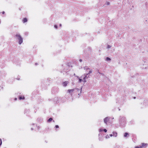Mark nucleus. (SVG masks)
<instances>
[{
  "instance_id": "obj_16",
  "label": "nucleus",
  "mask_w": 148,
  "mask_h": 148,
  "mask_svg": "<svg viewBox=\"0 0 148 148\" xmlns=\"http://www.w3.org/2000/svg\"><path fill=\"white\" fill-rule=\"evenodd\" d=\"M55 127L56 128H59V126L58 125H56L55 126Z\"/></svg>"
},
{
  "instance_id": "obj_4",
  "label": "nucleus",
  "mask_w": 148,
  "mask_h": 148,
  "mask_svg": "<svg viewBox=\"0 0 148 148\" xmlns=\"http://www.w3.org/2000/svg\"><path fill=\"white\" fill-rule=\"evenodd\" d=\"M110 119L108 117H106L105 118L104 120V122L106 124H107V123L109 121Z\"/></svg>"
},
{
  "instance_id": "obj_13",
  "label": "nucleus",
  "mask_w": 148,
  "mask_h": 148,
  "mask_svg": "<svg viewBox=\"0 0 148 148\" xmlns=\"http://www.w3.org/2000/svg\"><path fill=\"white\" fill-rule=\"evenodd\" d=\"M110 59L109 57H107L106 58V60L107 61L110 60Z\"/></svg>"
},
{
  "instance_id": "obj_22",
  "label": "nucleus",
  "mask_w": 148,
  "mask_h": 148,
  "mask_svg": "<svg viewBox=\"0 0 148 148\" xmlns=\"http://www.w3.org/2000/svg\"><path fill=\"white\" fill-rule=\"evenodd\" d=\"M79 61L80 62H81L82 61V60L81 59H80L79 60Z\"/></svg>"
},
{
  "instance_id": "obj_23",
  "label": "nucleus",
  "mask_w": 148,
  "mask_h": 148,
  "mask_svg": "<svg viewBox=\"0 0 148 148\" xmlns=\"http://www.w3.org/2000/svg\"><path fill=\"white\" fill-rule=\"evenodd\" d=\"M14 100L15 101L16 100H17V98H15V99H14Z\"/></svg>"
},
{
  "instance_id": "obj_17",
  "label": "nucleus",
  "mask_w": 148,
  "mask_h": 148,
  "mask_svg": "<svg viewBox=\"0 0 148 148\" xmlns=\"http://www.w3.org/2000/svg\"><path fill=\"white\" fill-rule=\"evenodd\" d=\"M107 5H109L110 4V3L109 2H107Z\"/></svg>"
},
{
  "instance_id": "obj_5",
  "label": "nucleus",
  "mask_w": 148,
  "mask_h": 148,
  "mask_svg": "<svg viewBox=\"0 0 148 148\" xmlns=\"http://www.w3.org/2000/svg\"><path fill=\"white\" fill-rule=\"evenodd\" d=\"M68 83L69 82L67 81H66L64 82L62 84L63 86H66Z\"/></svg>"
},
{
  "instance_id": "obj_24",
  "label": "nucleus",
  "mask_w": 148,
  "mask_h": 148,
  "mask_svg": "<svg viewBox=\"0 0 148 148\" xmlns=\"http://www.w3.org/2000/svg\"><path fill=\"white\" fill-rule=\"evenodd\" d=\"M37 127H38V129H39V128H40V127H39V126H38Z\"/></svg>"
},
{
  "instance_id": "obj_1",
  "label": "nucleus",
  "mask_w": 148,
  "mask_h": 148,
  "mask_svg": "<svg viewBox=\"0 0 148 148\" xmlns=\"http://www.w3.org/2000/svg\"><path fill=\"white\" fill-rule=\"evenodd\" d=\"M87 77V75H82L80 78H79V82H81L82 81H83L84 82H86V81L85 80V78Z\"/></svg>"
},
{
  "instance_id": "obj_19",
  "label": "nucleus",
  "mask_w": 148,
  "mask_h": 148,
  "mask_svg": "<svg viewBox=\"0 0 148 148\" xmlns=\"http://www.w3.org/2000/svg\"><path fill=\"white\" fill-rule=\"evenodd\" d=\"M110 136H111V137H112V136H113V134H110Z\"/></svg>"
},
{
  "instance_id": "obj_9",
  "label": "nucleus",
  "mask_w": 148,
  "mask_h": 148,
  "mask_svg": "<svg viewBox=\"0 0 148 148\" xmlns=\"http://www.w3.org/2000/svg\"><path fill=\"white\" fill-rule=\"evenodd\" d=\"M113 136L115 137H116L117 135V133L115 132H113Z\"/></svg>"
},
{
  "instance_id": "obj_7",
  "label": "nucleus",
  "mask_w": 148,
  "mask_h": 148,
  "mask_svg": "<svg viewBox=\"0 0 148 148\" xmlns=\"http://www.w3.org/2000/svg\"><path fill=\"white\" fill-rule=\"evenodd\" d=\"M146 145V144H145L144 143H142V145L140 146L139 147L138 146H136V147L135 148H142L145 145Z\"/></svg>"
},
{
  "instance_id": "obj_11",
  "label": "nucleus",
  "mask_w": 148,
  "mask_h": 148,
  "mask_svg": "<svg viewBox=\"0 0 148 148\" xmlns=\"http://www.w3.org/2000/svg\"><path fill=\"white\" fill-rule=\"evenodd\" d=\"M25 99V97H24V96H23L22 97L20 96L19 97V99L20 100H21V99L23 100V99Z\"/></svg>"
},
{
  "instance_id": "obj_6",
  "label": "nucleus",
  "mask_w": 148,
  "mask_h": 148,
  "mask_svg": "<svg viewBox=\"0 0 148 148\" xmlns=\"http://www.w3.org/2000/svg\"><path fill=\"white\" fill-rule=\"evenodd\" d=\"M74 90V89H69L68 90V92L69 93L71 94L72 95V93L73 92Z\"/></svg>"
},
{
  "instance_id": "obj_8",
  "label": "nucleus",
  "mask_w": 148,
  "mask_h": 148,
  "mask_svg": "<svg viewBox=\"0 0 148 148\" xmlns=\"http://www.w3.org/2000/svg\"><path fill=\"white\" fill-rule=\"evenodd\" d=\"M27 20L26 18H24L23 19V23L27 22Z\"/></svg>"
},
{
  "instance_id": "obj_18",
  "label": "nucleus",
  "mask_w": 148,
  "mask_h": 148,
  "mask_svg": "<svg viewBox=\"0 0 148 148\" xmlns=\"http://www.w3.org/2000/svg\"><path fill=\"white\" fill-rule=\"evenodd\" d=\"M110 45H108V48H110Z\"/></svg>"
},
{
  "instance_id": "obj_12",
  "label": "nucleus",
  "mask_w": 148,
  "mask_h": 148,
  "mask_svg": "<svg viewBox=\"0 0 148 148\" xmlns=\"http://www.w3.org/2000/svg\"><path fill=\"white\" fill-rule=\"evenodd\" d=\"M52 118H50L47 121L48 122H50L52 120Z\"/></svg>"
},
{
  "instance_id": "obj_3",
  "label": "nucleus",
  "mask_w": 148,
  "mask_h": 148,
  "mask_svg": "<svg viewBox=\"0 0 148 148\" xmlns=\"http://www.w3.org/2000/svg\"><path fill=\"white\" fill-rule=\"evenodd\" d=\"M84 69H86L88 71V73H86V74L87 75H88V74H89L90 73H92V70H90V69L87 67H85Z\"/></svg>"
},
{
  "instance_id": "obj_10",
  "label": "nucleus",
  "mask_w": 148,
  "mask_h": 148,
  "mask_svg": "<svg viewBox=\"0 0 148 148\" xmlns=\"http://www.w3.org/2000/svg\"><path fill=\"white\" fill-rule=\"evenodd\" d=\"M128 136H129V134L127 133H125L124 134V137H128Z\"/></svg>"
},
{
  "instance_id": "obj_15",
  "label": "nucleus",
  "mask_w": 148,
  "mask_h": 148,
  "mask_svg": "<svg viewBox=\"0 0 148 148\" xmlns=\"http://www.w3.org/2000/svg\"><path fill=\"white\" fill-rule=\"evenodd\" d=\"M103 131L105 132H107V130L106 129H104L103 130Z\"/></svg>"
},
{
  "instance_id": "obj_14",
  "label": "nucleus",
  "mask_w": 148,
  "mask_h": 148,
  "mask_svg": "<svg viewBox=\"0 0 148 148\" xmlns=\"http://www.w3.org/2000/svg\"><path fill=\"white\" fill-rule=\"evenodd\" d=\"M2 144V140H1L0 138V146Z\"/></svg>"
},
{
  "instance_id": "obj_25",
  "label": "nucleus",
  "mask_w": 148,
  "mask_h": 148,
  "mask_svg": "<svg viewBox=\"0 0 148 148\" xmlns=\"http://www.w3.org/2000/svg\"><path fill=\"white\" fill-rule=\"evenodd\" d=\"M135 98H136L135 97H134V99H135Z\"/></svg>"
},
{
  "instance_id": "obj_21",
  "label": "nucleus",
  "mask_w": 148,
  "mask_h": 148,
  "mask_svg": "<svg viewBox=\"0 0 148 148\" xmlns=\"http://www.w3.org/2000/svg\"><path fill=\"white\" fill-rule=\"evenodd\" d=\"M55 27L56 28H57V26L56 25H55Z\"/></svg>"
},
{
  "instance_id": "obj_2",
  "label": "nucleus",
  "mask_w": 148,
  "mask_h": 148,
  "mask_svg": "<svg viewBox=\"0 0 148 148\" xmlns=\"http://www.w3.org/2000/svg\"><path fill=\"white\" fill-rule=\"evenodd\" d=\"M16 37L18 38L19 40V43L21 44L23 42V39L21 37L20 35L18 34L16 35Z\"/></svg>"
},
{
  "instance_id": "obj_20",
  "label": "nucleus",
  "mask_w": 148,
  "mask_h": 148,
  "mask_svg": "<svg viewBox=\"0 0 148 148\" xmlns=\"http://www.w3.org/2000/svg\"><path fill=\"white\" fill-rule=\"evenodd\" d=\"M2 13L3 14H4V13H5V12L4 11H3V12H2Z\"/></svg>"
}]
</instances>
